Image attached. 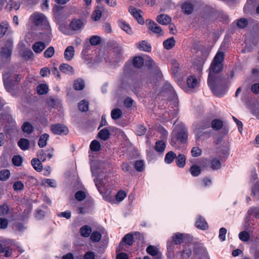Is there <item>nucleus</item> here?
<instances>
[{
    "instance_id": "obj_61",
    "label": "nucleus",
    "mask_w": 259,
    "mask_h": 259,
    "mask_svg": "<svg viewBox=\"0 0 259 259\" xmlns=\"http://www.w3.org/2000/svg\"><path fill=\"white\" fill-rule=\"evenodd\" d=\"M74 196L77 201H81L85 198L86 195L83 191L79 190L75 193Z\"/></svg>"
},
{
    "instance_id": "obj_15",
    "label": "nucleus",
    "mask_w": 259,
    "mask_h": 259,
    "mask_svg": "<svg viewBox=\"0 0 259 259\" xmlns=\"http://www.w3.org/2000/svg\"><path fill=\"white\" fill-rule=\"evenodd\" d=\"M128 12L139 24H143L144 23V19L140 13V12H142L141 10H137L135 7L130 6L128 8Z\"/></svg>"
},
{
    "instance_id": "obj_64",
    "label": "nucleus",
    "mask_w": 259,
    "mask_h": 259,
    "mask_svg": "<svg viewBox=\"0 0 259 259\" xmlns=\"http://www.w3.org/2000/svg\"><path fill=\"white\" fill-rule=\"evenodd\" d=\"M251 192L253 195L256 196L259 200V183L258 182H256L252 187Z\"/></svg>"
},
{
    "instance_id": "obj_54",
    "label": "nucleus",
    "mask_w": 259,
    "mask_h": 259,
    "mask_svg": "<svg viewBox=\"0 0 259 259\" xmlns=\"http://www.w3.org/2000/svg\"><path fill=\"white\" fill-rule=\"evenodd\" d=\"M101 41V38L98 35H93L90 39V42L92 46L99 45Z\"/></svg>"
},
{
    "instance_id": "obj_30",
    "label": "nucleus",
    "mask_w": 259,
    "mask_h": 259,
    "mask_svg": "<svg viewBox=\"0 0 259 259\" xmlns=\"http://www.w3.org/2000/svg\"><path fill=\"white\" fill-rule=\"evenodd\" d=\"M144 60L141 56L135 57L132 61V64L135 68H141L144 65Z\"/></svg>"
},
{
    "instance_id": "obj_59",
    "label": "nucleus",
    "mask_w": 259,
    "mask_h": 259,
    "mask_svg": "<svg viewBox=\"0 0 259 259\" xmlns=\"http://www.w3.org/2000/svg\"><path fill=\"white\" fill-rule=\"evenodd\" d=\"M183 259H188L192 254V250L189 248H185L181 252Z\"/></svg>"
},
{
    "instance_id": "obj_7",
    "label": "nucleus",
    "mask_w": 259,
    "mask_h": 259,
    "mask_svg": "<svg viewBox=\"0 0 259 259\" xmlns=\"http://www.w3.org/2000/svg\"><path fill=\"white\" fill-rule=\"evenodd\" d=\"M6 74L3 75V81L5 87L7 90H12L14 86L21 80V77L19 74H15L11 78H6Z\"/></svg>"
},
{
    "instance_id": "obj_25",
    "label": "nucleus",
    "mask_w": 259,
    "mask_h": 259,
    "mask_svg": "<svg viewBox=\"0 0 259 259\" xmlns=\"http://www.w3.org/2000/svg\"><path fill=\"white\" fill-rule=\"evenodd\" d=\"M223 126V121L220 119H214L212 120L210 119V127L214 131H219Z\"/></svg>"
},
{
    "instance_id": "obj_35",
    "label": "nucleus",
    "mask_w": 259,
    "mask_h": 259,
    "mask_svg": "<svg viewBox=\"0 0 259 259\" xmlns=\"http://www.w3.org/2000/svg\"><path fill=\"white\" fill-rule=\"evenodd\" d=\"M110 133L107 128L101 130L98 134V137L104 141L107 140L110 137Z\"/></svg>"
},
{
    "instance_id": "obj_6",
    "label": "nucleus",
    "mask_w": 259,
    "mask_h": 259,
    "mask_svg": "<svg viewBox=\"0 0 259 259\" xmlns=\"http://www.w3.org/2000/svg\"><path fill=\"white\" fill-rule=\"evenodd\" d=\"M147 67L152 70L153 72V82L156 83L159 80H160L163 77L162 74L159 68L156 65L155 62L152 59L149 60L146 63Z\"/></svg>"
},
{
    "instance_id": "obj_18",
    "label": "nucleus",
    "mask_w": 259,
    "mask_h": 259,
    "mask_svg": "<svg viewBox=\"0 0 259 259\" xmlns=\"http://www.w3.org/2000/svg\"><path fill=\"white\" fill-rule=\"evenodd\" d=\"M210 127V117H206L203 118L195 125V128L205 130Z\"/></svg>"
},
{
    "instance_id": "obj_34",
    "label": "nucleus",
    "mask_w": 259,
    "mask_h": 259,
    "mask_svg": "<svg viewBox=\"0 0 259 259\" xmlns=\"http://www.w3.org/2000/svg\"><path fill=\"white\" fill-rule=\"evenodd\" d=\"M176 156L177 155L174 152L172 151L168 152L165 155L164 162L168 164L172 163L176 159Z\"/></svg>"
},
{
    "instance_id": "obj_43",
    "label": "nucleus",
    "mask_w": 259,
    "mask_h": 259,
    "mask_svg": "<svg viewBox=\"0 0 259 259\" xmlns=\"http://www.w3.org/2000/svg\"><path fill=\"white\" fill-rule=\"evenodd\" d=\"M101 238L102 234L98 231H94L91 234L90 239L93 242H99Z\"/></svg>"
},
{
    "instance_id": "obj_4",
    "label": "nucleus",
    "mask_w": 259,
    "mask_h": 259,
    "mask_svg": "<svg viewBox=\"0 0 259 259\" xmlns=\"http://www.w3.org/2000/svg\"><path fill=\"white\" fill-rule=\"evenodd\" d=\"M223 159L216 157L203 159L200 162L203 168H209L213 170L220 169L222 167Z\"/></svg>"
},
{
    "instance_id": "obj_47",
    "label": "nucleus",
    "mask_w": 259,
    "mask_h": 259,
    "mask_svg": "<svg viewBox=\"0 0 259 259\" xmlns=\"http://www.w3.org/2000/svg\"><path fill=\"white\" fill-rule=\"evenodd\" d=\"M239 239L243 242H248L250 240V235L246 231L240 232L238 234Z\"/></svg>"
},
{
    "instance_id": "obj_38",
    "label": "nucleus",
    "mask_w": 259,
    "mask_h": 259,
    "mask_svg": "<svg viewBox=\"0 0 259 259\" xmlns=\"http://www.w3.org/2000/svg\"><path fill=\"white\" fill-rule=\"evenodd\" d=\"M49 138L48 134H44L40 137L38 141V145L40 148L45 147L47 144V141Z\"/></svg>"
},
{
    "instance_id": "obj_19",
    "label": "nucleus",
    "mask_w": 259,
    "mask_h": 259,
    "mask_svg": "<svg viewBox=\"0 0 259 259\" xmlns=\"http://www.w3.org/2000/svg\"><path fill=\"white\" fill-rule=\"evenodd\" d=\"M59 70L63 73L72 75L74 73L73 68L67 63H62L59 66Z\"/></svg>"
},
{
    "instance_id": "obj_50",
    "label": "nucleus",
    "mask_w": 259,
    "mask_h": 259,
    "mask_svg": "<svg viewBox=\"0 0 259 259\" xmlns=\"http://www.w3.org/2000/svg\"><path fill=\"white\" fill-rule=\"evenodd\" d=\"M38 37L45 41H48L49 42L52 39V35L49 32H41L39 33Z\"/></svg>"
},
{
    "instance_id": "obj_27",
    "label": "nucleus",
    "mask_w": 259,
    "mask_h": 259,
    "mask_svg": "<svg viewBox=\"0 0 259 259\" xmlns=\"http://www.w3.org/2000/svg\"><path fill=\"white\" fill-rule=\"evenodd\" d=\"M166 147V144L163 140H158L156 142L154 150L159 153H163Z\"/></svg>"
},
{
    "instance_id": "obj_17",
    "label": "nucleus",
    "mask_w": 259,
    "mask_h": 259,
    "mask_svg": "<svg viewBox=\"0 0 259 259\" xmlns=\"http://www.w3.org/2000/svg\"><path fill=\"white\" fill-rule=\"evenodd\" d=\"M195 226L197 228L202 230H206L209 228L208 225L204 218L200 215H198L196 219Z\"/></svg>"
},
{
    "instance_id": "obj_58",
    "label": "nucleus",
    "mask_w": 259,
    "mask_h": 259,
    "mask_svg": "<svg viewBox=\"0 0 259 259\" xmlns=\"http://www.w3.org/2000/svg\"><path fill=\"white\" fill-rule=\"evenodd\" d=\"M163 91L171 92L174 95H176V92L171 85L167 81L165 82L162 87Z\"/></svg>"
},
{
    "instance_id": "obj_60",
    "label": "nucleus",
    "mask_w": 259,
    "mask_h": 259,
    "mask_svg": "<svg viewBox=\"0 0 259 259\" xmlns=\"http://www.w3.org/2000/svg\"><path fill=\"white\" fill-rule=\"evenodd\" d=\"M24 184L21 181H16L13 184V188L14 191H21L24 189Z\"/></svg>"
},
{
    "instance_id": "obj_32",
    "label": "nucleus",
    "mask_w": 259,
    "mask_h": 259,
    "mask_svg": "<svg viewBox=\"0 0 259 259\" xmlns=\"http://www.w3.org/2000/svg\"><path fill=\"white\" fill-rule=\"evenodd\" d=\"M18 145L22 150L25 151L29 149L30 142L27 139L21 138L18 142Z\"/></svg>"
},
{
    "instance_id": "obj_8",
    "label": "nucleus",
    "mask_w": 259,
    "mask_h": 259,
    "mask_svg": "<svg viewBox=\"0 0 259 259\" xmlns=\"http://www.w3.org/2000/svg\"><path fill=\"white\" fill-rule=\"evenodd\" d=\"M51 130L56 135H66L69 132L68 127L61 123L52 124L51 126Z\"/></svg>"
},
{
    "instance_id": "obj_31",
    "label": "nucleus",
    "mask_w": 259,
    "mask_h": 259,
    "mask_svg": "<svg viewBox=\"0 0 259 259\" xmlns=\"http://www.w3.org/2000/svg\"><path fill=\"white\" fill-rule=\"evenodd\" d=\"M31 163L36 171L40 172L42 170L43 165L39 158H33L31 161Z\"/></svg>"
},
{
    "instance_id": "obj_49",
    "label": "nucleus",
    "mask_w": 259,
    "mask_h": 259,
    "mask_svg": "<svg viewBox=\"0 0 259 259\" xmlns=\"http://www.w3.org/2000/svg\"><path fill=\"white\" fill-rule=\"evenodd\" d=\"M147 252L152 256H156L158 254V250L156 247L153 245H149L146 248Z\"/></svg>"
},
{
    "instance_id": "obj_28",
    "label": "nucleus",
    "mask_w": 259,
    "mask_h": 259,
    "mask_svg": "<svg viewBox=\"0 0 259 259\" xmlns=\"http://www.w3.org/2000/svg\"><path fill=\"white\" fill-rule=\"evenodd\" d=\"M118 23L119 27L122 30L125 31L127 34H132L133 33V32L130 25L128 24H127L125 21L119 20Z\"/></svg>"
},
{
    "instance_id": "obj_24",
    "label": "nucleus",
    "mask_w": 259,
    "mask_h": 259,
    "mask_svg": "<svg viewBox=\"0 0 259 259\" xmlns=\"http://www.w3.org/2000/svg\"><path fill=\"white\" fill-rule=\"evenodd\" d=\"M181 8L183 12L186 15L191 14L194 10L193 5L189 2H185L182 4Z\"/></svg>"
},
{
    "instance_id": "obj_29",
    "label": "nucleus",
    "mask_w": 259,
    "mask_h": 259,
    "mask_svg": "<svg viewBox=\"0 0 259 259\" xmlns=\"http://www.w3.org/2000/svg\"><path fill=\"white\" fill-rule=\"evenodd\" d=\"M92 231V228L89 225H86L80 228L79 233L82 237L87 238L91 235Z\"/></svg>"
},
{
    "instance_id": "obj_62",
    "label": "nucleus",
    "mask_w": 259,
    "mask_h": 259,
    "mask_svg": "<svg viewBox=\"0 0 259 259\" xmlns=\"http://www.w3.org/2000/svg\"><path fill=\"white\" fill-rule=\"evenodd\" d=\"M126 196V194L125 191L123 190H119L117 192L115 195V199L118 201H122L124 198Z\"/></svg>"
},
{
    "instance_id": "obj_23",
    "label": "nucleus",
    "mask_w": 259,
    "mask_h": 259,
    "mask_svg": "<svg viewBox=\"0 0 259 259\" xmlns=\"http://www.w3.org/2000/svg\"><path fill=\"white\" fill-rule=\"evenodd\" d=\"M64 58L67 61L72 60L74 56V49L73 46L67 47L64 51Z\"/></svg>"
},
{
    "instance_id": "obj_9",
    "label": "nucleus",
    "mask_w": 259,
    "mask_h": 259,
    "mask_svg": "<svg viewBox=\"0 0 259 259\" xmlns=\"http://www.w3.org/2000/svg\"><path fill=\"white\" fill-rule=\"evenodd\" d=\"M33 21L36 26L44 25L46 28L50 27L49 22L46 16L41 13H34L32 16Z\"/></svg>"
},
{
    "instance_id": "obj_22",
    "label": "nucleus",
    "mask_w": 259,
    "mask_h": 259,
    "mask_svg": "<svg viewBox=\"0 0 259 259\" xmlns=\"http://www.w3.org/2000/svg\"><path fill=\"white\" fill-rule=\"evenodd\" d=\"M137 47L141 51L150 52L151 51V45L146 40H142L137 44Z\"/></svg>"
},
{
    "instance_id": "obj_56",
    "label": "nucleus",
    "mask_w": 259,
    "mask_h": 259,
    "mask_svg": "<svg viewBox=\"0 0 259 259\" xmlns=\"http://www.w3.org/2000/svg\"><path fill=\"white\" fill-rule=\"evenodd\" d=\"M55 50L53 47L50 46L44 52V56L46 58H50L53 56Z\"/></svg>"
},
{
    "instance_id": "obj_53",
    "label": "nucleus",
    "mask_w": 259,
    "mask_h": 259,
    "mask_svg": "<svg viewBox=\"0 0 259 259\" xmlns=\"http://www.w3.org/2000/svg\"><path fill=\"white\" fill-rule=\"evenodd\" d=\"M248 22L246 18H241L237 20V26L239 28H245L248 25Z\"/></svg>"
},
{
    "instance_id": "obj_5",
    "label": "nucleus",
    "mask_w": 259,
    "mask_h": 259,
    "mask_svg": "<svg viewBox=\"0 0 259 259\" xmlns=\"http://www.w3.org/2000/svg\"><path fill=\"white\" fill-rule=\"evenodd\" d=\"M184 239V236L183 234L180 233H175L170 239L168 240L167 242L166 247L168 252L173 253L175 245L181 244L183 242Z\"/></svg>"
},
{
    "instance_id": "obj_55",
    "label": "nucleus",
    "mask_w": 259,
    "mask_h": 259,
    "mask_svg": "<svg viewBox=\"0 0 259 259\" xmlns=\"http://www.w3.org/2000/svg\"><path fill=\"white\" fill-rule=\"evenodd\" d=\"M12 161L13 164L16 166H20L21 165L23 160L21 156L18 155H15L13 157Z\"/></svg>"
},
{
    "instance_id": "obj_52",
    "label": "nucleus",
    "mask_w": 259,
    "mask_h": 259,
    "mask_svg": "<svg viewBox=\"0 0 259 259\" xmlns=\"http://www.w3.org/2000/svg\"><path fill=\"white\" fill-rule=\"evenodd\" d=\"M9 27L7 22H2L0 24V38H2L7 32Z\"/></svg>"
},
{
    "instance_id": "obj_14",
    "label": "nucleus",
    "mask_w": 259,
    "mask_h": 259,
    "mask_svg": "<svg viewBox=\"0 0 259 259\" xmlns=\"http://www.w3.org/2000/svg\"><path fill=\"white\" fill-rule=\"evenodd\" d=\"M134 235V233H128L125 234L120 242L118 248H121L123 245L129 246H132L135 242Z\"/></svg>"
},
{
    "instance_id": "obj_40",
    "label": "nucleus",
    "mask_w": 259,
    "mask_h": 259,
    "mask_svg": "<svg viewBox=\"0 0 259 259\" xmlns=\"http://www.w3.org/2000/svg\"><path fill=\"white\" fill-rule=\"evenodd\" d=\"M84 88V81L81 79H77L74 81L73 89L76 91L82 90Z\"/></svg>"
},
{
    "instance_id": "obj_1",
    "label": "nucleus",
    "mask_w": 259,
    "mask_h": 259,
    "mask_svg": "<svg viewBox=\"0 0 259 259\" xmlns=\"http://www.w3.org/2000/svg\"><path fill=\"white\" fill-rule=\"evenodd\" d=\"M225 53L218 51L212 59L208 69L207 84L211 91L215 95L221 90L225 89L228 79L220 73L224 68L223 62Z\"/></svg>"
},
{
    "instance_id": "obj_46",
    "label": "nucleus",
    "mask_w": 259,
    "mask_h": 259,
    "mask_svg": "<svg viewBox=\"0 0 259 259\" xmlns=\"http://www.w3.org/2000/svg\"><path fill=\"white\" fill-rule=\"evenodd\" d=\"M20 4L19 2H14L12 0L9 1V3L7 6V9L9 11H12V10H17L20 8Z\"/></svg>"
},
{
    "instance_id": "obj_37",
    "label": "nucleus",
    "mask_w": 259,
    "mask_h": 259,
    "mask_svg": "<svg viewBox=\"0 0 259 259\" xmlns=\"http://www.w3.org/2000/svg\"><path fill=\"white\" fill-rule=\"evenodd\" d=\"M190 172L193 177H198L200 175L201 172V168L200 166L196 165L193 164L189 169Z\"/></svg>"
},
{
    "instance_id": "obj_44",
    "label": "nucleus",
    "mask_w": 259,
    "mask_h": 259,
    "mask_svg": "<svg viewBox=\"0 0 259 259\" xmlns=\"http://www.w3.org/2000/svg\"><path fill=\"white\" fill-rule=\"evenodd\" d=\"M22 130L24 133L30 134L33 132V127L30 122L26 121L23 124Z\"/></svg>"
},
{
    "instance_id": "obj_20",
    "label": "nucleus",
    "mask_w": 259,
    "mask_h": 259,
    "mask_svg": "<svg viewBox=\"0 0 259 259\" xmlns=\"http://www.w3.org/2000/svg\"><path fill=\"white\" fill-rule=\"evenodd\" d=\"M47 45L44 42L38 41L34 42L32 46V49L36 54H39L46 47Z\"/></svg>"
},
{
    "instance_id": "obj_48",
    "label": "nucleus",
    "mask_w": 259,
    "mask_h": 259,
    "mask_svg": "<svg viewBox=\"0 0 259 259\" xmlns=\"http://www.w3.org/2000/svg\"><path fill=\"white\" fill-rule=\"evenodd\" d=\"M11 175L9 169H6L0 171V181H5L8 180Z\"/></svg>"
},
{
    "instance_id": "obj_57",
    "label": "nucleus",
    "mask_w": 259,
    "mask_h": 259,
    "mask_svg": "<svg viewBox=\"0 0 259 259\" xmlns=\"http://www.w3.org/2000/svg\"><path fill=\"white\" fill-rule=\"evenodd\" d=\"M10 208L8 205L4 204L0 205V215L5 216L9 214Z\"/></svg>"
},
{
    "instance_id": "obj_45",
    "label": "nucleus",
    "mask_w": 259,
    "mask_h": 259,
    "mask_svg": "<svg viewBox=\"0 0 259 259\" xmlns=\"http://www.w3.org/2000/svg\"><path fill=\"white\" fill-rule=\"evenodd\" d=\"M101 146L99 142L96 140L92 141L90 145V149L93 152H98L101 150Z\"/></svg>"
},
{
    "instance_id": "obj_41",
    "label": "nucleus",
    "mask_w": 259,
    "mask_h": 259,
    "mask_svg": "<svg viewBox=\"0 0 259 259\" xmlns=\"http://www.w3.org/2000/svg\"><path fill=\"white\" fill-rule=\"evenodd\" d=\"M134 166L136 170L138 172H142L145 169V164L142 160L135 161Z\"/></svg>"
},
{
    "instance_id": "obj_33",
    "label": "nucleus",
    "mask_w": 259,
    "mask_h": 259,
    "mask_svg": "<svg viewBox=\"0 0 259 259\" xmlns=\"http://www.w3.org/2000/svg\"><path fill=\"white\" fill-rule=\"evenodd\" d=\"M176 44V40L174 37H171L163 42V46L165 49L169 50L171 49Z\"/></svg>"
},
{
    "instance_id": "obj_36",
    "label": "nucleus",
    "mask_w": 259,
    "mask_h": 259,
    "mask_svg": "<svg viewBox=\"0 0 259 259\" xmlns=\"http://www.w3.org/2000/svg\"><path fill=\"white\" fill-rule=\"evenodd\" d=\"M48 86L46 84L41 83L38 84L36 87V92L38 95H45L48 93Z\"/></svg>"
},
{
    "instance_id": "obj_26",
    "label": "nucleus",
    "mask_w": 259,
    "mask_h": 259,
    "mask_svg": "<svg viewBox=\"0 0 259 259\" xmlns=\"http://www.w3.org/2000/svg\"><path fill=\"white\" fill-rule=\"evenodd\" d=\"M186 157L185 155L179 154L176 156V163L177 165L180 168H183L186 165Z\"/></svg>"
},
{
    "instance_id": "obj_2",
    "label": "nucleus",
    "mask_w": 259,
    "mask_h": 259,
    "mask_svg": "<svg viewBox=\"0 0 259 259\" xmlns=\"http://www.w3.org/2000/svg\"><path fill=\"white\" fill-rule=\"evenodd\" d=\"M173 134L176 140L181 144H184L187 142L189 134L184 124L181 123L178 124Z\"/></svg>"
},
{
    "instance_id": "obj_10",
    "label": "nucleus",
    "mask_w": 259,
    "mask_h": 259,
    "mask_svg": "<svg viewBox=\"0 0 259 259\" xmlns=\"http://www.w3.org/2000/svg\"><path fill=\"white\" fill-rule=\"evenodd\" d=\"M13 41L11 39H8L6 43V47H3L0 51V56L2 58L8 59L11 57L12 52Z\"/></svg>"
},
{
    "instance_id": "obj_12",
    "label": "nucleus",
    "mask_w": 259,
    "mask_h": 259,
    "mask_svg": "<svg viewBox=\"0 0 259 259\" xmlns=\"http://www.w3.org/2000/svg\"><path fill=\"white\" fill-rule=\"evenodd\" d=\"M54 149L53 148H48L46 151L40 150L38 151L37 156L42 162L45 161L47 158L51 159L53 157Z\"/></svg>"
},
{
    "instance_id": "obj_39",
    "label": "nucleus",
    "mask_w": 259,
    "mask_h": 259,
    "mask_svg": "<svg viewBox=\"0 0 259 259\" xmlns=\"http://www.w3.org/2000/svg\"><path fill=\"white\" fill-rule=\"evenodd\" d=\"M197 80L194 75H190L187 79V84L188 88L194 89L197 85Z\"/></svg>"
},
{
    "instance_id": "obj_11",
    "label": "nucleus",
    "mask_w": 259,
    "mask_h": 259,
    "mask_svg": "<svg viewBox=\"0 0 259 259\" xmlns=\"http://www.w3.org/2000/svg\"><path fill=\"white\" fill-rule=\"evenodd\" d=\"M85 23L80 19H73L69 24V27L72 31L80 32L83 28Z\"/></svg>"
},
{
    "instance_id": "obj_51",
    "label": "nucleus",
    "mask_w": 259,
    "mask_h": 259,
    "mask_svg": "<svg viewBox=\"0 0 259 259\" xmlns=\"http://www.w3.org/2000/svg\"><path fill=\"white\" fill-rule=\"evenodd\" d=\"M89 102L84 100L81 101L78 105V109L82 112H85L89 109Z\"/></svg>"
},
{
    "instance_id": "obj_21",
    "label": "nucleus",
    "mask_w": 259,
    "mask_h": 259,
    "mask_svg": "<svg viewBox=\"0 0 259 259\" xmlns=\"http://www.w3.org/2000/svg\"><path fill=\"white\" fill-rule=\"evenodd\" d=\"M156 21L160 24L166 25L171 22V19L167 15L160 14L157 16Z\"/></svg>"
},
{
    "instance_id": "obj_63",
    "label": "nucleus",
    "mask_w": 259,
    "mask_h": 259,
    "mask_svg": "<svg viewBox=\"0 0 259 259\" xmlns=\"http://www.w3.org/2000/svg\"><path fill=\"white\" fill-rule=\"evenodd\" d=\"M121 167L123 171L128 172L130 174H132L134 171L133 169L130 166L128 163L126 162H123L121 164Z\"/></svg>"
},
{
    "instance_id": "obj_42",
    "label": "nucleus",
    "mask_w": 259,
    "mask_h": 259,
    "mask_svg": "<svg viewBox=\"0 0 259 259\" xmlns=\"http://www.w3.org/2000/svg\"><path fill=\"white\" fill-rule=\"evenodd\" d=\"M122 116V112L119 108H114L111 112V116L113 120H116L121 118Z\"/></svg>"
},
{
    "instance_id": "obj_3",
    "label": "nucleus",
    "mask_w": 259,
    "mask_h": 259,
    "mask_svg": "<svg viewBox=\"0 0 259 259\" xmlns=\"http://www.w3.org/2000/svg\"><path fill=\"white\" fill-rule=\"evenodd\" d=\"M136 72L130 66L125 65L121 78V85L124 88L126 86L130 87V83L134 82Z\"/></svg>"
},
{
    "instance_id": "obj_16",
    "label": "nucleus",
    "mask_w": 259,
    "mask_h": 259,
    "mask_svg": "<svg viewBox=\"0 0 259 259\" xmlns=\"http://www.w3.org/2000/svg\"><path fill=\"white\" fill-rule=\"evenodd\" d=\"M146 25L148 28L155 34H160L162 29L157 23L150 19L146 20Z\"/></svg>"
},
{
    "instance_id": "obj_13",
    "label": "nucleus",
    "mask_w": 259,
    "mask_h": 259,
    "mask_svg": "<svg viewBox=\"0 0 259 259\" xmlns=\"http://www.w3.org/2000/svg\"><path fill=\"white\" fill-rule=\"evenodd\" d=\"M195 133V140L198 141L200 140H207L211 136V130L204 131L203 130L195 128L194 131Z\"/></svg>"
}]
</instances>
